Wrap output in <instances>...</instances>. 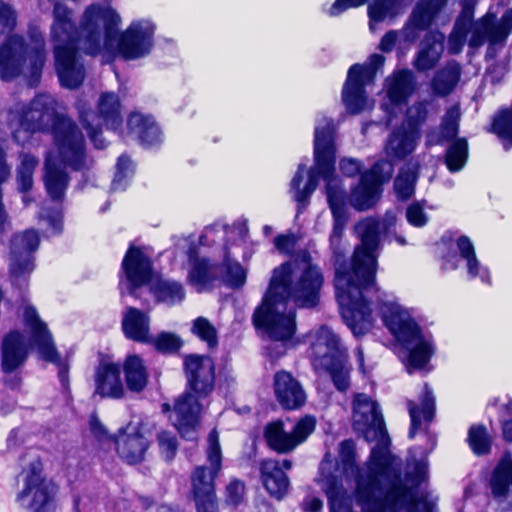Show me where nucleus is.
Listing matches in <instances>:
<instances>
[{
  "mask_svg": "<svg viewBox=\"0 0 512 512\" xmlns=\"http://www.w3.org/2000/svg\"><path fill=\"white\" fill-rule=\"evenodd\" d=\"M245 486L244 483L233 479L226 486V502L230 505H238L244 496Z\"/></svg>",
  "mask_w": 512,
  "mask_h": 512,
  "instance_id": "bf43d9fd",
  "label": "nucleus"
},
{
  "mask_svg": "<svg viewBox=\"0 0 512 512\" xmlns=\"http://www.w3.org/2000/svg\"><path fill=\"white\" fill-rule=\"evenodd\" d=\"M126 128H157V123L152 114L131 111L126 119Z\"/></svg>",
  "mask_w": 512,
  "mask_h": 512,
  "instance_id": "864d4df0",
  "label": "nucleus"
},
{
  "mask_svg": "<svg viewBox=\"0 0 512 512\" xmlns=\"http://www.w3.org/2000/svg\"><path fill=\"white\" fill-rule=\"evenodd\" d=\"M418 138L417 130H393L385 146L386 154L403 159L414 151Z\"/></svg>",
  "mask_w": 512,
  "mask_h": 512,
  "instance_id": "c9c22d12",
  "label": "nucleus"
},
{
  "mask_svg": "<svg viewBox=\"0 0 512 512\" xmlns=\"http://www.w3.org/2000/svg\"><path fill=\"white\" fill-rule=\"evenodd\" d=\"M0 23L11 30L16 26V13L8 4L0 5Z\"/></svg>",
  "mask_w": 512,
  "mask_h": 512,
  "instance_id": "69168bd1",
  "label": "nucleus"
},
{
  "mask_svg": "<svg viewBox=\"0 0 512 512\" xmlns=\"http://www.w3.org/2000/svg\"><path fill=\"white\" fill-rule=\"evenodd\" d=\"M122 329L128 339L146 344L152 341L149 315L134 307H127L123 312Z\"/></svg>",
  "mask_w": 512,
  "mask_h": 512,
  "instance_id": "c756f323",
  "label": "nucleus"
},
{
  "mask_svg": "<svg viewBox=\"0 0 512 512\" xmlns=\"http://www.w3.org/2000/svg\"><path fill=\"white\" fill-rule=\"evenodd\" d=\"M324 489L331 512H353L352 498L342 484L334 479H327Z\"/></svg>",
  "mask_w": 512,
  "mask_h": 512,
  "instance_id": "ea45409f",
  "label": "nucleus"
},
{
  "mask_svg": "<svg viewBox=\"0 0 512 512\" xmlns=\"http://www.w3.org/2000/svg\"><path fill=\"white\" fill-rule=\"evenodd\" d=\"M19 161V165L16 169L17 187L20 192L26 193L33 187V175L39 164V160L30 153L22 152L19 155Z\"/></svg>",
  "mask_w": 512,
  "mask_h": 512,
  "instance_id": "a19ab883",
  "label": "nucleus"
},
{
  "mask_svg": "<svg viewBox=\"0 0 512 512\" xmlns=\"http://www.w3.org/2000/svg\"><path fill=\"white\" fill-rule=\"evenodd\" d=\"M315 165L307 171L308 180L300 187L306 173V166L300 164L291 180L290 187L293 199L297 202V211L301 213L309 204V199L318 185L319 177L326 181V195L333 215V229L330 235V246L336 256L335 275L337 268L351 273L352 265L347 268L340 263L343 257L341 238L348 220L346 213V193L340 179L335 175V146L333 130H316L314 140Z\"/></svg>",
  "mask_w": 512,
  "mask_h": 512,
  "instance_id": "7ed1b4c3",
  "label": "nucleus"
},
{
  "mask_svg": "<svg viewBox=\"0 0 512 512\" xmlns=\"http://www.w3.org/2000/svg\"><path fill=\"white\" fill-rule=\"evenodd\" d=\"M121 17L111 6L88 5L80 19V38L85 55L97 57L103 52L119 54L124 60H136L150 54L156 26L148 19L133 21L119 33Z\"/></svg>",
  "mask_w": 512,
  "mask_h": 512,
  "instance_id": "f03ea898",
  "label": "nucleus"
},
{
  "mask_svg": "<svg viewBox=\"0 0 512 512\" xmlns=\"http://www.w3.org/2000/svg\"><path fill=\"white\" fill-rule=\"evenodd\" d=\"M406 219L409 224L415 227H423L428 222V215L419 202H414L406 210Z\"/></svg>",
  "mask_w": 512,
  "mask_h": 512,
  "instance_id": "13d9d810",
  "label": "nucleus"
},
{
  "mask_svg": "<svg viewBox=\"0 0 512 512\" xmlns=\"http://www.w3.org/2000/svg\"><path fill=\"white\" fill-rule=\"evenodd\" d=\"M396 224V215L388 211L380 222L368 217L355 226L360 244L352 258V272L337 268L336 298L341 307L344 322L355 336L366 334L373 326L372 310L366 300L375 290L382 320L389 331L408 350L406 368L408 373L426 366L433 354L430 337L421 333L419 325L404 309L396 297L380 292L376 287L377 257L380 249V232L390 233Z\"/></svg>",
  "mask_w": 512,
  "mask_h": 512,
  "instance_id": "f257e3e1",
  "label": "nucleus"
},
{
  "mask_svg": "<svg viewBox=\"0 0 512 512\" xmlns=\"http://www.w3.org/2000/svg\"><path fill=\"white\" fill-rule=\"evenodd\" d=\"M295 317V310L288 307V302L277 296L269 297L267 290L262 304L253 314V322L256 327L263 328L271 339L285 342L296 331Z\"/></svg>",
  "mask_w": 512,
  "mask_h": 512,
  "instance_id": "ddd939ff",
  "label": "nucleus"
},
{
  "mask_svg": "<svg viewBox=\"0 0 512 512\" xmlns=\"http://www.w3.org/2000/svg\"><path fill=\"white\" fill-rule=\"evenodd\" d=\"M397 40V31L389 30L382 36L378 48L384 53H389L395 48Z\"/></svg>",
  "mask_w": 512,
  "mask_h": 512,
  "instance_id": "774afa93",
  "label": "nucleus"
},
{
  "mask_svg": "<svg viewBox=\"0 0 512 512\" xmlns=\"http://www.w3.org/2000/svg\"><path fill=\"white\" fill-rule=\"evenodd\" d=\"M133 172V164L127 155H121L116 164V173L111 184L114 191L124 190L127 185V178Z\"/></svg>",
  "mask_w": 512,
  "mask_h": 512,
  "instance_id": "09e8293b",
  "label": "nucleus"
},
{
  "mask_svg": "<svg viewBox=\"0 0 512 512\" xmlns=\"http://www.w3.org/2000/svg\"><path fill=\"white\" fill-rule=\"evenodd\" d=\"M352 426L366 441H376L371 450L370 467L360 474L358 481L359 495L365 499L368 495L369 479L377 467L386 468L387 473L396 475L397 469L391 463L389 451L390 438L385 428L384 419L377 402L364 393L354 395L352 401Z\"/></svg>",
  "mask_w": 512,
  "mask_h": 512,
  "instance_id": "39448f33",
  "label": "nucleus"
},
{
  "mask_svg": "<svg viewBox=\"0 0 512 512\" xmlns=\"http://www.w3.org/2000/svg\"><path fill=\"white\" fill-rule=\"evenodd\" d=\"M512 485V459L505 456L496 466L491 478L492 493L496 497L504 496Z\"/></svg>",
  "mask_w": 512,
  "mask_h": 512,
  "instance_id": "79ce46f5",
  "label": "nucleus"
},
{
  "mask_svg": "<svg viewBox=\"0 0 512 512\" xmlns=\"http://www.w3.org/2000/svg\"><path fill=\"white\" fill-rule=\"evenodd\" d=\"M408 410L411 419V426L409 429V438L413 439L420 429L422 419L425 422H430L433 419L435 412V399L432 391L427 385L424 386L423 396L421 398V404L418 406L413 401H408Z\"/></svg>",
  "mask_w": 512,
  "mask_h": 512,
  "instance_id": "f704fd0d",
  "label": "nucleus"
},
{
  "mask_svg": "<svg viewBox=\"0 0 512 512\" xmlns=\"http://www.w3.org/2000/svg\"><path fill=\"white\" fill-rule=\"evenodd\" d=\"M431 52L420 49L414 60V67L419 72H425L432 69L436 62L437 57L430 56Z\"/></svg>",
  "mask_w": 512,
  "mask_h": 512,
  "instance_id": "680f3d73",
  "label": "nucleus"
},
{
  "mask_svg": "<svg viewBox=\"0 0 512 512\" xmlns=\"http://www.w3.org/2000/svg\"><path fill=\"white\" fill-rule=\"evenodd\" d=\"M461 66L454 61L437 70L430 82L431 95L438 98L449 96L461 79Z\"/></svg>",
  "mask_w": 512,
  "mask_h": 512,
  "instance_id": "473e14b6",
  "label": "nucleus"
},
{
  "mask_svg": "<svg viewBox=\"0 0 512 512\" xmlns=\"http://www.w3.org/2000/svg\"><path fill=\"white\" fill-rule=\"evenodd\" d=\"M487 128H512V101L510 106L500 107Z\"/></svg>",
  "mask_w": 512,
  "mask_h": 512,
  "instance_id": "4d7b16f0",
  "label": "nucleus"
},
{
  "mask_svg": "<svg viewBox=\"0 0 512 512\" xmlns=\"http://www.w3.org/2000/svg\"><path fill=\"white\" fill-rule=\"evenodd\" d=\"M384 62L385 57L382 54L374 53L370 55L368 65L355 63L349 67L341 91V100L348 114L358 115L366 109V85L375 77Z\"/></svg>",
  "mask_w": 512,
  "mask_h": 512,
  "instance_id": "4468645a",
  "label": "nucleus"
},
{
  "mask_svg": "<svg viewBox=\"0 0 512 512\" xmlns=\"http://www.w3.org/2000/svg\"><path fill=\"white\" fill-rule=\"evenodd\" d=\"M192 332L202 341H205L210 348L217 346V331L208 319L204 317L196 318L193 321Z\"/></svg>",
  "mask_w": 512,
  "mask_h": 512,
  "instance_id": "de8ad7c7",
  "label": "nucleus"
},
{
  "mask_svg": "<svg viewBox=\"0 0 512 512\" xmlns=\"http://www.w3.org/2000/svg\"><path fill=\"white\" fill-rule=\"evenodd\" d=\"M118 136L128 145L138 144L143 148H152L162 142L160 130H116Z\"/></svg>",
  "mask_w": 512,
  "mask_h": 512,
  "instance_id": "37998d69",
  "label": "nucleus"
},
{
  "mask_svg": "<svg viewBox=\"0 0 512 512\" xmlns=\"http://www.w3.org/2000/svg\"><path fill=\"white\" fill-rule=\"evenodd\" d=\"M456 253L455 255L449 256L445 259L443 267L445 269H457L459 268V262H463L468 278H480L485 284H490V273L489 269L481 264L475 251V247L467 236H460L456 240Z\"/></svg>",
  "mask_w": 512,
  "mask_h": 512,
  "instance_id": "b1692460",
  "label": "nucleus"
},
{
  "mask_svg": "<svg viewBox=\"0 0 512 512\" xmlns=\"http://www.w3.org/2000/svg\"><path fill=\"white\" fill-rule=\"evenodd\" d=\"M362 169V164L360 161L353 158H344L340 162V170L341 172L348 176L354 177L360 173Z\"/></svg>",
  "mask_w": 512,
  "mask_h": 512,
  "instance_id": "338daca9",
  "label": "nucleus"
},
{
  "mask_svg": "<svg viewBox=\"0 0 512 512\" xmlns=\"http://www.w3.org/2000/svg\"><path fill=\"white\" fill-rule=\"evenodd\" d=\"M123 370L127 388L132 392H141L148 383V372L143 360L138 355L127 356Z\"/></svg>",
  "mask_w": 512,
  "mask_h": 512,
  "instance_id": "4c0bfd02",
  "label": "nucleus"
},
{
  "mask_svg": "<svg viewBox=\"0 0 512 512\" xmlns=\"http://www.w3.org/2000/svg\"><path fill=\"white\" fill-rule=\"evenodd\" d=\"M414 116L407 128H418L424 123L428 116L427 104L425 102H417L413 106Z\"/></svg>",
  "mask_w": 512,
  "mask_h": 512,
  "instance_id": "0e129e2a",
  "label": "nucleus"
},
{
  "mask_svg": "<svg viewBox=\"0 0 512 512\" xmlns=\"http://www.w3.org/2000/svg\"><path fill=\"white\" fill-rule=\"evenodd\" d=\"M339 463L343 473L355 478V497L363 512H400L412 501L411 488L408 479L402 478L400 460L391 454V463L397 469L396 475L387 473L386 468H379L372 472L368 487V495L361 499L358 489L360 474L370 467L371 455L362 467L355 464V445L352 440H344L340 443Z\"/></svg>",
  "mask_w": 512,
  "mask_h": 512,
  "instance_id": "20e7f679",
  "label": "nucleus"
},
{
  "mask_svg": "<svg viewBox=\"0 0 512 512\" xmlns=\"http://www.w3.org/2000/svg\"><path fill=\"white\" fill-rule=\"evenodd\" d=\"M116 443L120 457L131 464L140 462L148 448V440L131 424L117 438Z\"/></svg>",
  "mask_w": 512,
  "mask_h": 512,
  "instance_id": "7c9ffc66",
  "label": "nucleus"
},
{
  "mask_svg": "<svg viewBox=\"0 0 512 512\" xmlns=\"http://www.w3.org/2000/svg\"><path fill=\"white\" fill-rule=\"evenodd\" d=\"M184 370L188 387L194 394L187 392L176 400L170 419L184 438L192 440L201 410L196 396L204 398L214 390L215 366L209 357L189 355L185 357Z\"/></svg>",
  "mask_w": 512,
  "mask_h": 512,
  "instance_id": "0eeeda50",
  "label": "nucleus"
},
{
  "mask_svg": "<svg viewBox=\"0 0 512 512\" xmlns=\"http://www.w3.org/2000/svg\"><path fill=\"white\" fill-rule=\"evenodd\" d=\"M57 147L47 153L44 163V184L49 196L39 214L57 233L62 230V198L64 195V146L60 143V133L54 130Z\"/></svg>",
  "mask_w": 512,
  "mask_h": 512,
  "instance_id": "9b49d317",
  "label": "nucleus"
},
{
  "mask_svg": "<svg viewBox=\"0 0 512 512\" xmlns=\"http://www.w3.org/2000/svg\"><path fill=\"white\" fill-rule=\"evenodd\" d=\"M187 254L191 266L188 280L198 291H201L216 279V267L211 265L206 258H200L195 246H189Z\"/></svg>",
  "mask_w": 512,
  "mask_h": 512,
  "instance_id": "72a5a7b5",
  "label": "nucleus"
},
{
  "mask_svg": "<svg viewBox=\"0 0 512 512\" xmlns=\"http://www.w3.org/2000/svg\"><path fill=\"white\" fill-rule=\"evenodd\" d=\"M76 109L82 128H122V103L113 91L100 93L96 110L84 100L77 101Z\"/></svg>",
  "mask_w": 512,
  "mask_h": 512,
  "instance_id": "2eb2a0df",
  "label": "nucleus"
},
{
  "mask_svg": "<svg viewBox=\"0 0 512 512\" xmlns=\"http://www.w3.org/2000/svg\"><path fill=\"white\" fill-rule=\"evenodd\" d=\"M370 0H335L327 10L330 17H337L349 9H356L369 3Z\"/></svg>",
  "mask_w": 512,
  "mask_h": 512,
  "instance_id": "6e6d98bb",
  "label": "nucleus"
},
{
  "mask_svg": "<svg viewBox=\"0 0 512 512\" xmlns=\"http://www.w3.org/2000/svg\"><path fill=\"white\" fill-rule=\"evenodd\" d=\"M74 171H82L87 168V160L84 148V136L81 130H66V167Z\"/></svg>",
  "mask_w": 512,
  "mask_h": 512,
  "instance_id": "e433bc0d",
  "label": "nucleus"
},
{
  "mask_svg": "<svg viewBox=\"0 0 512 512\" xmlns=\"http://www.w3.org/2000/svg\"><path fill=\"white\" fill-rule=\"evenodd\" d=\"M315 425V418L307 415L299 419L288 431L284 428V423L278 420L265 427L264 437L271 449L285 454L302 444L314 431Z\"/></svg>",
  "mask_w": 512,
  "mask_h": 512,
  "instance_id": "f3484780",
  "label": "nucleus"
},
{
  "mask_svg": "<svg viewBox=\"0 0 512 512\" xmlns=\"http://www.w3.org/2000/svg\"><path fill=\"white\" fill-rule=\"evenodd\" d=\"M427 145H445V163L450 172L462 170L468 159V143L457 136V130H430Z\"/></svg>",
  "mask_w": 512,
  "mask_h": 512,
  "instance_id": "5701e85b",
  "label": "nucleus"
},
{
  "mask_svg": "<svg viewBox=\"0 0 512 512\" xmlns=\"http://www.w3.org/2000/svg\"><path fill=\"white\" fill-rule=\"evenodd\" d=\"M30 43L23 35L8 34L0 43V80L11 83L26 75L30 88L39 86L46 63V43L42 32L37 28L28 31Z\"/></svg>",
  "mask_w": 512,
  "mask_h": 512,
  "instance_id": "423d86ee",
  "label": "nucleus"
},
{
  "mask_svg": "<svg viewBox=\"0 0 512 512\" xmlns=\"http://www.w3.org/2000/svg\"><path fill=\"white\" fill-rule=\"evenodd\" d=\"M396 1L397 0H373L369 3L367 15L370 26L373 23H382L394 8Z\"/></svg>",
  "mask_w": 512,
  "mask_h": 512,
  "instance_id": "8fccbe9b",
  "label": "nucleus"
},
{
  "mask_svg": "<svg viewBox=\"0 0 512 512\" xmlns=\"http://www.w3.org/2000/svg\"><path fill=\"white\" fill-rule=\"evenodd\" d=\"M82 49L80 25L74 33L66 30V89L79 88L86 76L85 65L81 59Z\"/></svg>",
  "mask_w": 512,
  "mask_h": 512,
  "instance_id": "a878e982",
  "label": "nucleus"
},
{
  "mask_svg": "<svg viewBox=\"0 0 512 512\" xmlns=\"http://www.w3.org/2000/svg\"><path fill=\"white\" fill-rule=\"evenodd\" d=\"M17 119L19 128H64V113H57L54 101L45 94L22 105Z\"/></svg>",
  "mask_w": 512,
  "mask_h": 512,
  "instance_id": "6ab92c4d",
  "label": "nucleus"
},
{
  "mask_svg": "<svg viewBox=\"0 0 512 512\" xmlns=\"http://www.w3.org/2000/svg\"><path fill=\"white\" fill-rule=\"evenodd\" d=\"M16 502L28 512H55L59 487L43 475V463L33 459L17 476Z\"/></svg>",
  "mask_w": 512,
  "mask_h": 512,
  "instance_id": "9d476101",
  "label": "nucleus"
},
{
  "mask_svg": "<svg viewBox=\"0 0 512 512\" xmlns=\"http://www.w3.org/2000/svg\"><path fill=\"white\" fill-rule=\"evenodd\" d=\"M447 2L448 0H418L403 25V40L415 43L421 33L426 32L421 41V49L437 53L435 47L443 44L444 35L431 27Z\"/></svg>",
  "mask_w": 512,
  "mask_h": 512,
  "instance_id": "f8f14e48",
  "label": "nucleus"
},
{
  "mask_svg": "<svg viewBox=\"0 0 512 512\" xmlns=\"http://www.w3.org/2000/svg\"><path fill=\"white\" fill-rule=\"evenodd\" d=\"M155 296L158 301L168 305L180 303L185 297L183 286L176 281H160L155 288Z\"/></svg>",
  "mask_w": 512,
  "mask_h": 512,
  "instance_id": "c03bdc74",
  "label": "nucleus"
},
{
  "mask_svg": "<svg viewBox=\"0 0 512 512\" xmlns=\"http://www.w3.org/2000/svg\"><path fill=\"white\" fill-rule=\"evenodd\" d=\"M94 394L101 398L121 399L125 387L121 379V367L108 359H101L94 373Z\"/></svg>",
  "mask_w": 512,
  "mask_h": 512,
  "instance_id": "393cba45",
  "label": "nucleus"
},
{
  "mask_svg": "<svg viewBox=\"0 0 512 512\" xmlns=\"http://www.w3.org/2000/svg\"><path fill=\"white\" fill-rule=\"evenodd\" d=\"M261 479L268 493L281 500L289 488V479L280 467V461L266 459L260 465Z\"/></svg>",
  "mask_w": 512,
  "mask_h": 512,
  "instance_id": "2f4dec72",
  "label": "nucleus"
},
{
  "mask_svg": "<svg viewBox=\"0 0 512 512\" xmlns=\"http://www.w3.org/2000/svg\"><path fill=\"white\" fill-rule=\"evenodd\" d=\"M39 243V235L34 229H27L12 237L9 268L15 279H20L33 271V253L38 249Z\"/></svg>",
  "mask_w": 512,
  "mask_h": 512,
  "instance_id": "aec40b11",
  "label": "nucleus"
},
{
  "mask_svg": "<svg viewBox=\"0 0 512 512\" xmlns=\"http://www.w3.org/2000/svg\"><path fill=\"white\" fill-rule=\"evenodd\" d=\"M418 179V165L406 164L400 169L394 181V190L400 200H407L413 196Z\"/></svg>",
  "mask_w": 512,
  "mask_h": 512,
  "instance_id": "58836bf2",
  "label": "nucleus"
},
{
  "mask_svg": "<svg viewBox=\"0 0 512 512\" xmlns=\"http://www.w3.org/2000/svg\"><path fill=\"white\" fill-rule=\"evenodd\" d=\"M416 89L414 73L407 68L394 71L386 79V93L391 104H406Z\"/></svg>",
  "mask_w": 512,
  "mask_h": 512,
  "instance_id": "cd10ccee",
  "label": "nucleus"
},
{
  "mask_svg": "<svg viewBox=\"0 0 512 512\" xmlns=\"http://www.w3.org/2000/svg\"><path fill=\"white\" fill-rule=\"evenodd\" d=\"M461 116L460 102H455L446 108L437 128H459Z\"/></svg>",
  "mask_w": 512,
  "mask_h": 512,
  "instance_id": "5fc2aeb1",
  "label": "nucleus"
},
{
  "mask_svg": "<svg viewBox=\"0 0 512 512\" xmlns=\"http://www.w3.org/2000/svg\"><path fill=\"white\" fill-rule=\"evenodd\" d=\"M393 171L394 166L390 161L376 162L361 175L360 182L351 192L350 204L360 211L371 208L379 197L382 184L391 179Z\"/></svg>",
  "mask_w": 512,
  "mask_h": 512,
  "instance_id": "dca6fc26",
  "label": "nucleus"
},
{
  "mask_svg": "<svg viewBox=\"0 0 512 512\" xmlns=\"http://www.w3.org/2000/svg\"><path fill=\"white\" fill-rule=\"evenodd\" d=\"M310 356L316 370L327 372L339 391L350 385L347 349L340 337L328 326L321 325L307 334Z\"/></svg>",
  "mask_w": 512,
  "mask_h": 512,
  "instance_id": "1a4fd4ad",
  "label": "nucleus"
},
{
  "mask_svg": "<svg viewBox=\"0 0 512 512\" xmlns=\"http://www.w3.org/2000/svg\"><path fill=\"white\" fill-rule=\"evenodd\" d=\"M28 352L23 341V335L18 331L10 332L2 342L1 367L3 372L11 373L22 366Z\"/></svg>",
  "mask_w": 512,
  "mask_h": 512,
  "instance_id": "c85d7f7f",
  "label": "nucleus"
},
{
  "mask_svg": "<svg viewBox=\"0 0 512 512\" xmlns=\"http://www.w3.org/2000/svg\"><path fill=\"white\" fill-rule=\"evenodd\" d=\"M148 343L153 344L155 349L161 353H175L182 346L180 337L170 332H161L156 337L152 336V341Z\"/></svg>",
  "mask_w": 512,
  "mask_h": 512,
  "instance_id": "3c124183",
  "label": "nucleus"
},
{
  "mask_svg": "<svg viewBox=\"0 0 512 512\" xmlns=\"http://www.w3.org/2000/svg\"><path fill=\"white\" fill-rule=\"evenodd\" d=\"M207 461L209 466H197L191 475L194 499H202L215 495L214 480L222 468V453L218 432L213 429L208 435Z\"/></svg>",
  "mask_w": 512,
  "mask_h": 512,
  "instance_id": "a211bd4d",
  "label": "nucleus"
},
{
  "mask_svg": "<svg viewBox=\"0 0 512 512\" xmlns=\"http://www.w3.org/2000/svg\"><path fill=\"white\" fill-rule=\"evenodd\" d=\"M122 270L125 275V282L121 280V295L125 290L134 295L135 290L150 282L153 277V268L150 257L140 248L131 246L122 261Z\"/></svg>",
  "mask_w": 512,
  "mask_h": 512,
  "instance_id": "412c9836",
  "label": "nucleus"
},
{
  "mask_svg": "<svg viewBox=\"0 0 512 512\" xmlns=\"http://www.w3.org/2000/svg\"><path fill=\"white\" fill-rule=\"evenodd\" d=\"M324 282L320 268L307 259L276 267L269 283V297L292 300L300 308H314Z\"/></svg>",
  "mask_w": 512,
  "mask_h": 512,
  "instance_id": "6e6552de",
  "label": "nucleus"
},
{
  "mask_svg": "<svg viewBox=\"0 0 512 512\" xmlns=\"http://www.w3.org/2000/svg\"><path fill=\"white\" fill-rule=\"evenodd\" d=\"M24 323L29 334L30 346L37 349L43 360L58 364L60 362V354L55 348L52 335L46 323L40 319L34 307H25Z\"/></svg>",
  "mask_w": 512,
  "mask_h": 512,
  "instance_id": "4be33fe9",
  "label": "nucleus"
},
{
  "mask_svg": "<svg viewBox=\"0 0 512 512\" xmlns=\"http://www.w3.org/2000/svg\"><path fill=\"white\" fill-rule=\"evenodd\" d=\"M274 392L279 404L288 410L298 409L306 401L303 387L286 371H279L275 374Z\"/></svg>",
  "mask_w": 512,
  "mask_h": 512,
  "instance_id": "bb28decb",
  "label": "nucleus"
},
{
  "mask_svg": "<svg viewBox=\"0 0 512 512\" xmlns=\"http://www.w3.org/2000/svg\"><path fill=\"white\" fill-rule=\"evenodd\" d=\"M157 439L163 457L168 461L172 460L178 448L175 435L168 431H161L158 433Z\"/></svg>",
  "mask_w": 512,
  "mask_h": 512,
  "instance_id": "603ef678",
  "label": "nucleus"
},
{
  "mask_svg": "<svg viewBox=\"0 0 512 512\" xmlns=\"http://www.w3.org/2000/svg\"><path fill=\"white\" fill-rule=\"evenodd\" d=\"M296 244V237L294 234H282L278 235L274 239V245L278 251L285 254L293 252Z\"/></svg>",
  "mask_w": 512,
  "mask_h": 512,
  "instance_id": "e2e57ef3",
  "label": "nucleus"
},
{
  "mask_svg": "<svg viewBox=\"0 0 512 512\" xmlns=\"http://www.w3.org/2000/svg\"><path fill=\"white\" fill-rule=\"evenodd\" d=\"M472 19H473V11L467 12L458 16L455 21L453 32L458 33L460 38H467L469 32H471L472 28Z\"/></svg>",
  "mask_w": 512,
  "mask_h": 512,
  "instance_id": "052dcab7",
  "label": "nucleus"
},
{
  "mask_svg": "<svg viewBox=\"0 0 512 512\" xmlns=\"http://www.w3.org/2000/svg\"><path fill=\"white\" fill-rule=\"evenodd\" d=\"M223 267L225 269L224 280L233 288L241 287L246 281V272L239 262L233 261L225 251Z\"/></svg>",
  "mask_w": 512,
  "mask_h": 512,
  "instance_id": "a18cd8bd",
  "label": "nucleus"
},
{
  "mask_svg": "<svg viewBox=\"0 0 512 512\" xmlns=\"http://www.w3.org/2000/svg\"><path fill=\"white\" fill-rule=\"evenodd\" d=\"M468 442L473 452L477 455L488 453L491 447L486 428L482 425H475L469 429Z\"/></svg>",
  "mask_w": 512,
  "mask_h": 512,
  "instance_id": "49530a36",
  "label": "nucleus"
}]
</instances>
